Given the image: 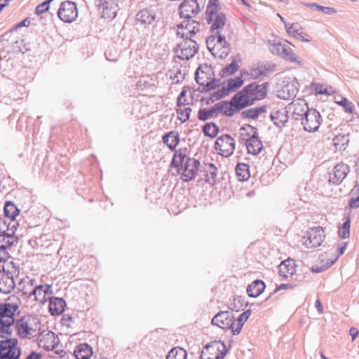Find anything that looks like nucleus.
I'll list each match as a JSON object with an SVG mask.
<instances>
[{"instance_id": "nucleus-1", "label": "nucleus", "mask_w": 359, "mask_h": 359, "mask_svg": "<svg viewBox=\"0 0 359 359\" xmlns=\"http://www.w3.org/2000/svg\"><path fill=\"white\" fill-rule=\"evenodd\" d=\"M226 21V15L223 13L213 17L211 20V35L206 39V45L209 51L214 57L220 59L226 58L231 51L230 46L226 41L224 35L221 34Z\"/></svg>"}, {"instance_id": "nucleus-2", "label": "nucleus", "mask_w": 359, "mask_h": 359, "mask_svg": "<svg viewBox=\"0 0 359 359\" xmlns=\"http://www.w3.org/2000/svg\"><path fill=\"white\" fill-rule=\"evenodd\" d=\"M268 82L258 84L252 82L245 86L242 90L237 92L236 95L243 104L244 108L251 106L256 101L263 100L267 95Z\"/></svg>"}, {"instance_id": "nucleus-3", "label": "nucleus", "mask_w": 359, "mask_h": 359, "mask_svg": "<svg viewBox=\"0 0 359 359\" xmlns=\"http://www.w3.org/2000/svg\"><path fill=\"white\" fill-rule=\"evenodd\" d=\"M215 106L217 114L221 113L227 117H231L235 113L239 112L245 109L236 94L231 97L229 102L226 100L220 101L215 104Z\"/></svg>"}, {"instance_id": "nucleus-4", "label": "nucleus", "mask_w": 359, "mask_h": 359, "mask_svg": "<svg viewBox=\"0 0 359 359\" xmlns=\"http://www.w3.org/2000/svg\"><path fill=\"white\" fill-rule=\"evenodd\" d=\"M199 45L193 39L183 40L175 48V53L177 57L183 60H189L192 58L198 51Z\"/></svg>"}, {"instance_id": "nucleus-5", "label": "nucleus", "mask_w": 359, "mask_h": 359, "mask_svg": "<svg viewBox=\"0 0 359 359\" xmlns=\"http://www.w3.org/2000/svg\"><path fill=\"white\" fill-rule=\"evenodd\" d=\"M235 148V140L228 134L217 137L215 143V150L219 155L225 158L231 156L233 154Z\"/></svg>"}, {"instance_id": "nucleus-6", "label": "nucleus", "mask_w": 359, "mask_h": 359, "mask_svg": "<svg viewBox=\"0 0 359 359\" xmlns=\"http://www.w3.org/2000/svg\"><path fill=\"white\" fill-rule=\"evenodd\" d=\"M305 114L304 117L301 118L304 129L309 133L317 131L323 120L320 112L315 109H311Z\"/></svg>"}, {"instance_id": "nucleus-7", "label": "nucleus", "mask_w": 359, "mask_h": 359, "mask_svg": "<svg viewBox=\"0 0 359 359\" xmlns=\"http://www.w3.org/2000/svg\"><path fill=\"white\" fill-rule=\"evenodd\" d=\"M57 16L65 22H72L78 16L76 4L70 1L62 2L57 11Z\"/></svg>"}, {"instance_id": "nucleus-8", "label": "nucleus", "mask_w": 359, "mask_h": 359, "mask_svg": "<svg viewBox=\"0 0 359 359\" xmlns=\"http://www.w3.org/2000/svg\"><path fill=\"white\" fill-rule=\"evenodd\" d=\"M201 163L198 160L194 158H187L184 163L182 165L181 179L183 182H189L194 180L199 170Z\"/></svg>"}, {"instance_id": "nucleus-9", "label": "nucleus", "mask_w": 359, "mask_h": 359, "mask_svg": "<svg viewBox=\"0 0 359 359\" xmlns=\"http://www.w3.org/2000/svg\"><path fill=\"white\" fill-rule=\"evenodd\" d=\"M178 11L181 18L192 19L200 12V7L197 0H183Z\"/></svg>"}, {"instance_id": "nucleus-10", "label": "nucleus", "mask_w": 359, "mask_h": 359, "mask_svg": "<svg viewBox=\"0 0 359 359\" xmlns=\"http://www.w3.org/2000/svg\"><path fill=\"white\" fill-rule=\"evenodd\" d=\"M235 321L233 315L226 311L217 313L212 318L211 323L213 325H217L222 330L231 329L233 332V329H235Z\"/></svg>"}, {"instance_id": "nucleus-11", "label": "nucleus", "mask_w": 359, "mask_h": 359, "mask_svg": "<svg viewBox=\"0 0 359 359\" xmlns=\"http://www.w3.org/2000/svg\"><path fill=\"white\" fill-rule=\"evenodd\" d=\"M325 237L323 227L316 226L307 232L304 245L307 248H317L321 245Z\"/></svg>"}, {"instance_id": "nucleus-12", "label": "nucleus", "mask_w": 359, "mask_h": 359, "mask_svg": "<svg viewBox=\"0 0 359 359\" xmlns=\"http://www.w3.org/2000/svg\"><path fill=\"white\" fill-rule=\"evenodd\" d=\"M276 65L264 61L254 65L250 69L248 74L253 79H257L260 76H266L268 74L274 72Z\"/></svg>"}, {"instance_id": "nucleus-13", "label": "nucleus", "mask_w": 359, "mask_h": 359, "mask_svg": "<svg viewBox=\"0 0 359 359\" xmlns=\"http://www.w3.org/2000/svg\"><path fill=\"white\" fill-rule=\"evenodd\" d=\"M99 11H101V17L104 19L112 20L117 14L118 10V4L115 0H100L98 5Z\"/></svg>"}, {"instance_id": "nucleus-14", "label": "nucleus", "mask_w": 359, "mask_h": 359, "mask_svg": "<svg viewBox=\"0 0 359 359\" xmlns=\"http://www.w3.org/2000/svg\"><path fill=\"white\" fill-rule=\"evenodd\" d=\"M212 76H215L213 69L207 64L200 65L195 72V80L203 88L206 86V83H208Z\"/></svg>"}, {"instance_id": "nucleus-15", "label": "nucleus", "mask_w": 359, "mask_h": 359, "mask_svg": "<svg viewBox=\"0 0 359 359\" xmlns=\"http://www.w3.org/2000/svg\"><path fill=\"white\" fill-rule=\"evenodd\" d=\"M349 172V165L344 163H338L334 166L333 175L330 177L329 181L334 184H339L345 179Z\"/></svg>"}, {"instance_id": "nucleus-16", "label": "nucleus", "mask_w": 359, "mask_h": 359, "mask_svg": "<svg viewBox=\"0 0 359 359\" xmlns=\"http://www.w3.org/2000/svg\"><path fill=\"white\" fill-rule=\"evenodd\" d=\"M15 283L13 273L3 269V273L0 279V292L4 294H8L14 290Z\"/></svg>"}, {"instance_id": "nucleus-17", "label": "nucleus", "mask_w": 359, "mask_h": 359, "mask_svg": "<svg viewBox=\"0 0 359 359\" xmlns=\"http://www.w3.org/2000/svg\"><path fill=\"white\" fill-rule=\"evenodd\" d=\"M248 152L252 155L259 154L263 149L262 142L259 137L258 132H254L246 139L245 142Z\"/></svg>"}, {"instance_id": "nucleus-18", "label": "nucleus", "mask_w": 359, "mask_h": 359, "mask_svg": "<svg viewBox=\"0 0 359 359\" xmlns=\"http://www.w3.org/2000/svg\"><path fill=\"white\" fill-rule=\"evenodd\" d=\"M204 350L212 357H215L217 354H222L224 352L225 355L228 352V349L224 342L220 340H215L204 346Z\"/></svg>"}, {"instance_id": "nucleus-19", "label": "nucleus", "mask_w": 359, "mask_h": 359, "mask_svg": "<svg viewBox=\"0 0 359 359\" xmlns=\"http://www.w3.org/2000/svg\"><path fill=\"white\" fill-rule=\"evenodd\" d=\"M178 29L187 30V33L191 37L200 31L201 25L198 21L191 19H184V20L177 25Z\"/></svg>"}, {"instance_id": "nucleus-20", "label": "nucleus", "mask_w": 359, "mask_h": 359, "mask_svg": "<svg viewBox=\"0 0 359 359\" xmlns=\"http://www.w3.org/2000/svg\"><path fill=\"white\" fill-rule=\"evenodd\" d=\"M49 299L48 311L52 316L61 314L66 306V302L60 297H50Z\"/></svg>"}, {"instance_id": "nucleus-21", "label": "nucleus", "mask_w": 359, "mask_h": 359, "mask_svg": "<svg viewBox=\"0 0 359 359\" xmlns=\"http://www.w3.org/2000/svg\"><path fill=\"white\" fill-rule=\"evenodd\" d=\"M295 272V264L292 259L283 261L278 266V274L284 278L292 276Z\"/></svg>"}, {"instance_id": "nucleus-22", "label": "nucleus", "mask_w": 359, "mask_h": 359, "mask_svg": "<svg viewBox=\"0 0 359 359\" xmlns=\"http://www.w3.org/2000/svg\"><path fill=\"white\" fill-rule=\"evenodd\" d=\"M162 141L171 151H175L180 142V134L176 130L170 131L163 135Z\"/></svg>"}, {"instance_id": "nucleus-23", "label": "nucleus", "mask_w": 359, "mask_h": 359, "mask_svg": "<svg viewBox=\"0 0 359 359\" xmlns=\"http://www.w3.org/2000/svg\"><path fill=\"white\" fill-rule=\"evenodd\" d=\"M187 149L186 147L180 148L178 150L175 151L171 161V165L173 168H177L178 169V172H180V168H182V165L187 158Z\"/></svg>"}, {"instance_id": "nucleus-24", "label": "nucleus", "mask_w": 359, "mask_h": 359, "mask_svg": "<svg viewBox=\"0 0 359 359\" xmlns=\"http://www.w3.org/2000/svg\"><path fill=\"white\" fill-rule=\"evenodd\" d=\"M265 283L261 280H255L247 287V293L250 297H257L264 290Z\"/></svg>"}, {"instance_id": "nucleus-25", "label": "nucleus", "mask_w": 359, "mask_h": 359, "mask_svg": "<svg viewBox=\"0 0 359 359\" xmlns=\"http://www.w3.org/2000/svg\"><path fill=\"white\" fill-rule=\"evenodd\" d=\"M18 309L17 304L11 303L0 304V318L10 319L14 318L15 313Z\"/></svg>"}, {"instance_id": "nucleus-26", "label": "nucleus", "mask_w": 359, "mask_h": 359, "mask_svg": "<svg viewBox=\"0 0 359 359\" xmlns=\"http://www.w3.org/2000/svg\"><path fill=\"white\" fill-rule=\"evenodd\" d=\"M92 355V347L86 343L80 344L74 351V355L76 359H89Z\"/></svg>"}, {"instance_id": "nucleus-27", "label": "nucleus", "mask_w": 359, "mask_h": 359, "mask_svg": "<svg viewBox=\"0 0 359 359\" xmlns=\"http://www.w3.org/2000/svg\"><path fill=\"white\" fill-rule=\"evenodd\" d=\"M46 338L48 340L51 341V344H47L45 339H41L39 340V346L48 351L54 350L60 341L57 336L53 332L49 331L46 334Z\"/></svg>"}, {"instance_id": "nucleus-28", "label": "nucleus", "mask_w": 359, "mask_h": 359, "mask_svg": "<svg viewBox=\"0 0 359 359\" xmlns=\"http://www.w3.org/2000/svg\"><path fill=\"white\" fill-rule=\"evenodd\" d=\"M350 134H338L332 139L333 145L337 150L345 151L350 141Z\"/></svg>"}, {"instance_id": "nucleus-29", "label": "nucleus", "mask_w": 359, "mask_h": 359, "mask_svg": "<svg viewBox=\"0 0 359 359\" xmlns=\"http://www.w3.org/2000/svg\"><path fill=\"white\" fill-rule=\"evenodd\" d=\"M218 116L215 104L211 107L199 109L197 118L201 121H205L210 118H215Z\"/></svg>"}, {"instance_id": "nucleus-30", "label": "nucleus", "mask_w": 359, "mask_h": 359, "mask_svg": "<svg viewBox=\"0 0 359 359\" xmlns=\"http://www.w3.org/2000/svg\"><path fill=\"white\" fill-rule=\"evenodd\" d=\"M219 0H209L205 11V19L208 24H210L212 18L219 14Z\"/></svg>"}, {"instance_id": "nucleus-31", "label": "nucleus", "mask_w": 359, "mask_h": 359, "mask_svg": "<svg viewBox=\"0 0 359 359\" xmlns=\"http://www.w3.org/2000/svg\"><path fill=\"white\" fill-rule=\"evenodd\" d=\"M15 323L18 337L21 339L29 337L32 328L29 327L27 322L24 318H20L15 320Z\"/></svg>"}, {"instance_id": "nucleus-32", "label": "nucleus", "mask_w": 359, "mask_h": 359, "mask_svg": "<svg viewBox=\"0 0 359 359\" xmlns=\"http://www.w3.org/2000/svg\"><path fill=\"white\" fill-rule=\"evenodd\" d=\"M18 243V238L13 235H11L9 232L4 230L3 233L0 234V248L6 250L11 248L15 243Z\"/></svg>"}, {"instance_id": "nucleus-33", "label": "nucleus", "mask_w": 359, "mask_h": 359, "mask_svg": "<svg viewBox=\"0 0 359 359\" xmlns=\"http://www.w3.org/2000/svg\"><path fill=\"white\" fill-rule=\"evenodd\" d=\"M292 107V117L295 120H301L302 117L305 116L306 111H309L311 109L308 107L307 104L301 102H293Z\"/></svg>"}, {"instance_id": "nucleus-34", "label": "nucleus", "mask_w": 359, "mask_h": 359, "mask_svg": "<svg viewBox=\"0 0 359 359\" xmlns=\"http://www.w3.org/2000/svg\"><path fill=\"white\" fill-rule=\"evenodd\" d=\"M15 323V318H0V337L5 338V334L11 337L13 334L11 327Z\"/></svg>"}, {"instance_id": "nucleus-35", "label": "nucleus", "mask_w": 359, "mask_h": 359, "mask_svg": "<svg viewBox=\"0 0 359 359\" xmlns=\"http://www.w3.org/2000/svg\"><path fill=\"white\" fill-rule=\"evenodd\" d=\"M270 117L273 124L279 128L283 127L288 120V116L285 112L281 111L272 112Z\"/></svg>"}, {"instance_id": "nucleus-36", "label": "nucleus", "mask_w": 359, "mask_h": 359, "mask_svg": "<svg viewBox=\"0 0 359 359\" xmlns=\"http://www.w3.org/2000/svg\"><path fill=\"white\" fill-rule=\"evenodd\" d=\"M236 173L239 181H246L250 177V166L246 163H238L236 167Z\"/></svg>"}, {"instance_id": "nucleus-37", "label": "nucleus", "mask_w": 359, "mask_h": 359, "mask_svg": "<svg viewBox=\"0 0 359 359\" xmlns=\"http://www.w3.org/2000/svg\"><path fill=\"white\" fill-rule=\"evenodd\" d=\"M155 18V15L149 10L140 11L136 15V20L144 25L151 24Z\"/></svg>"}, {"instance_id": "nucleus-38", "label": "nucleus", "mask_w": 359, "mask_h": 359, "mask_svg": "<svg viewBox=\"0 0 359 359\" xmlns=\"http://www.w3.org/2000/svg\"><path fill=\"white\" fill-rule=\"evenodd\" d=\"M5 219H15L20 213V210L12 201H6L4 207Z\"/></svg>"}, {"instance_id": "nucleus-39", "label": "nucleus", "mask_w": 359, "mask_h": 359, "mask_svg": "<svg viewBox=\"0 0 359 359\" xmlns=\"http://www.w3.org/2000/svg\"><path fill=\"white\" fill-rule=\"evenodd\" d=\"M266 107L265 106H262L259 107L250 108L241 112V116L242 118H252L255 119L259 117V116L265 112Z\"/></svg>"}, {"instance_id": "nucleus-40", "label": "nucleus", "mask_w": 359, "mask_h": 359, "mask_svg": "<svg viewBox=\"0 0 359 359\" xmlns=\"http://www.w3.org/2000/svg\"><path fill=\"white\" fill-rule=\"evenodd\" d=\"M243 79L242 76H237L235 78L229 79L227 80L226 86H223L224 90L229 95L231 92L235 91L236 89L241 87L243 84Z\"/></svg>"}, {"instance_id": "nucleus-41", "label": "nucleus", "mask_w": 359, "mask_h": 359, "mask_svg": "<svg viewBox=\"0 0 359 359\" xmlns=\"http://www.w3.org/2000/svg\"><path fill=\"white\" fill-rule=\"evenodd\" d=\"M18 226L19 224L15 218L4 219L3 221H0V228L2 229L4 227H6V232H9L11 235L14 236Z\"/></svg>"}, {"instance_id": "nucleus-42", "label": "nucleus", "mask_w": 359, "mask_h": 359, "mask_svg": "<svg viewBox=\"0 0 359 359\" xmlns=\"http://www.w3.org/2000/svg\"><path fill=\"white\" fill-rule=\"evenodd\" d=\"M202 131L205 136L214 138L217 135L219 129L215 123L209 122L203 125Z\"/></svg>"}, {"instance_id": "nucleus-43", "label": "nucleus", "mask_w": 359, "mask_h": 359, "mask_svg": "<svg viewBox=\"0 0 359 359\" xmlns=\"http://www.w3.org/2000/svg\"><path fill=\"white\" fill-rule=\"evenodd\" d=\"M292 34L290 35L298 40L305 42L311 41L310 39L307 38V36H309L308 34L304 32L303 28L298 23H294V27H292Z\"/></svg>"}, {"instance_id": "nucleus-44", "label": "nucleus", "mask_w": 359, "mask_h": 359, "mask_svg": "<svg viewBox=\"0 0 359 359\" xmlns=\"http://www.w3.org/2000/svg\"><path fill=\"white\" fill-rule=\"evenodd\" d=\"M251 313L252 311L250 309H248L238 316V318L236 320V326L235 329H233V334H238L241 332L245 322L248 320V319L251 315Z\"/></svg>"}, {"instance_id": "nucleus-45", "label": "nucleus", "mask_w": 359, "mask_h": 359, "mask_svg": "<svg viewBox=\"0 0 359 359\" xmlns=\"http://www.w3.org/2000/svg\"><path fill=\"white\" fill-rule=\"evenodd\" d=\"M207 166L205 180L209 184L214 185L216 183L217 168L213 163H208Z\"/></svg>"}, {"instance_id": "nucleus-46", "label": "nucleus", "mask_w": 359, "mask_h": 359, "mask_svg": "<svg viewBox=\"0 0 359 359\" xmlns=\"http://www.w3.org/2000/svg\"><path fill=\"white\" fill-rule=\"evenodd\" d=\"M284 50L285 51H283L280 55V57H282L283 59L291 62H297L299 65H303V62L298 60L297 55L288 46L285 45Z\"/></svg>"}, {"instance_id": "nucleus-47", "label": "nucleus", "mask_w": 359, "mask_h": 359, "mask_svg": "<svg viewBox=\"0 0 359 359\" xmlns=\"http://www.w3.org/2000/svg\"><path fill=\"white\" fill-rule=\"evenodd\" d=\"M304 5L308 8L321 11L327 15L334 14L337 13V10L334 8L320 6L316 3H305Z\"/></svg>"}, {"instance_id": "nucleus-48", "label": "nucleus", "mask_w": 359, "mask_h": 359, "mask_svg": "<svg viewBox=\"0 0 359 359\" xmlns=\"http://www.w3.org/2000/svg\"><path fill=\"white\" fill-rule=\"evenodd\" d=\"M176 111L177 118L180 120L182 123H185L189 119L192 109L189 107H180L177 109Z\"/></svg>"}, {"instance_id": "nucleus-49", "label": "nucleus", "mask_w": 359, "mask_h": 359, "mask_svg": "<svg viewBox=\"0 0 359 359\" xmlns=\"http://www.w3.org/2000/svg\"><path fill=\"white\" fill-rule=\"evenodd\" d=\"M351 194L352 197L349 200L348 205L351 208H357L359 207V184L353 187Z\"/></svg>"}, {"instance_id": "nucleus-50", "label": "nucleus", "mask_w": 359, "mask_h": 359, "mask_svg": "<svg viewBox=\"0 0 359 359\" xmlns=\"http://www.w3.org/2000/svg\"><path fill=\"white\" fill-rule=\"evenodd\" d=\"M350 226H351V219L350 217L348 216L346 218L345 222L343 223L339 229L338 234L340 238L342 239H346L349 238L350 236Z\"/></svg>"}, {"instance_id": "nucleus-51", "label": "nucleus", "mask_w": 359, "mask_h": 359, "mask_svg": "<svg viewBox=\"0 0 359 359\" xmlns=\"http://www.w3.org/2000/svg\"><path fill=\"white\" fill-rule=\"evenodd\" d=\"M239 68L236 60H233L230 64L225 66L220 72V76L225 77L228 75L234 74Z\"/></svg>"}, {"instance_id": "nucleus-52", "label": "nucleus", "mask_w": 359, "mask_h": 359, "mask_svg": "<svg viewBox=\"0 0 359 359\" xmlns=\"http://www.w3.org/2000/svg\"><path fill=\"white\" fill-rule=\"evenodd\" d=\"M187 353L184 349L180 348L179 351H177L175 348H172L169 351L166 359H187Z\"/></svg>"}, {"instance_id": "nucleus-53", "label": "nucleus", "mask_w": 359, "mask_h": 359, "mask_svg": "<svg viewBox=\"0 0 359 359\" xmlns=\"http://www.w3.org/2000/svg\"><path fill=\"white\" fill-rule=\"evenodd\" d=\"M21 355L20 348H9L1 355L2 359H20Z\"/></svg>"}, {"instance_id": "nucleus-54", "label": "nucleus", "mask_w": 359, "mask_h": 359, "mask_svg": "<svg viewBox=\"0 0 359 359\" xmlns=\"http://www.w3.org/2000/svg\"><path fill=\"white\" fill-rule=\"evenodd\" d=\"M285 45L280 41H274L273 43L269 44V48L273 54L280 56L282 53L285 51Z\"/></svg>"}, {"instance_id": "nucleus-55", "label": "nucleus", "mask_w": 359, "mask_h": 359, "mask_svg": "<svg viewBox=\"0 0 359 359\" xmlns=\"http://www.w3.org/2000/svg\"><path fill=\"white\" fill-rule=\"evenodd\" d=\"M220 79H215V76H212L208 83H206V86L203 88L201 92H207L210 90H214L220 86Z\"/></svg>"}, {"instance_id": "nucleus-56", "label": "nucleus", "mask_w": 359, "mask_h": 359, "mask_svg": "<svg viewBox=\"0 0 359 359\" xmlns=\"http://www.w3.org/2000/svg\"><path fill=\"white\" fill-rule=\"evenodd\" d=\"M337 257H335L334 259H333L330 262H327V263L325 264H322L320 266H318V265L313 266L311 268V270L312 272L316 273H321V272L325 271L326 269H327L332 264H334L335 263V262L337 261Z\"/></svg>"}, {"instance_id": "nucleus-57", "label": "nucleus", "mask_w": 359, "mask_h": 359, "mask_svg": "<svg viewBox=\"0 0 359 359\" xmlns=\"http://www.w3.org/2000/svg\"><path fill=\"white\" fill-rule=\"evenodd\" d=\"M53 0H46L43 2L37 5L35 9V14L37 15H40L45 12L48 11L49 9L50 3Z\"/></svg>"}, {"instance_id": "nucleus-58", "label": "nucleus", "mask_w": 359, "mask_h": 359, "mask_svg": "<svg viewBox=\"0 0 359 359\" xmlns=\"http://www.w3.org/2000/svg\"><path fill=\"white\" fill-rule=\"evenodd\" d=\"M336 103L344 108L346 112L352 114L353 110V104L352 102L348 101L346 97H342L340 101L336 102Z\"/></svg>"}, {"instance_id": "nucleus-59", "label": "nucleus", "mask_w": 359, "mask_h": 359, "mask_svg": "<svg viewBox=\"0 0 359 359\" xmlns=\"http://www.w3.org/2000/svg\"><path fill=\"white\" fill-rule=\"evenodd\" d=\"M15 48L16 50L21 52L22 53H25L27 51L29 50L30 47L29 43H26L25 41L20 40V41H17L15 42Z\"/></svg>"}, {"instance_id": "nucleus-60", "label": "nucleus", "mask_w": 359, "mask_h": 359, "mask_svg": "<svg viewBox=\"0 0 359 359\" xmlns=\"http://www.w3.org/2000/svg\"><path fill=\"white\" fill-rule=\"evenodd\" d=\"M228 94L224 90V88L223 86L221 89H219L217 92L213 93L210 97L213 99L214 102L219 100L226 96H227Z\"/></svg>"}, {"instance_id": "nucleus-61", "label": "nucleus", "mask_w": 359, "mask_h": 359, "mask_svg": "<svg viewBox=\"0 0 359 359\" xmlns=\"http://www.w3.org/2000/svg\"><path fill=\"white\" fill-rule=\"evenodd\" d=\"M295 286V285H294L293 283H286V284H280L278 287H277L272 293H271V294L267 297L266 298L265 301H268L272 294L276 293L278 290H285V289H292L294 288Z\"/></svg>"}, {"instance_id": "nucleus-62", "label": "nucleus", "mask_w": 359, "mask_h": 359, "mask_svg": "<svg viewBox=\"0 0 359 359\" xmlns=\"http://www.w3.org/2000/svg\"><path fill=\"white\" fill-rule=\"evenodd\" d=\"M224 357H225L224 352L222 354H217L215 357H212L210 355H208V353L204 349L201 351V353L200 355L201 359H223Z\"/></svg>"}, {"instance_id": "nucleus-63", "label": "nucleus", "mask_w": 359, "mask_h": 359, "mask_svg": "<svg viewBox=\"0 0 359 359\" xmlns=\"http://www.w3.org/2000/svg\"><path fill=\"white\" fill-rule=\"evenodd\" d=\"M62 324L67 327H71L72 323H74V318L70 315L65 314L61 319Z\"/></svg>"}, {"instance_id": "nucleus-64", "label": "nucleus", "mask_w": 359, "mask_h": 359, "mask_svg": "<svg viewBox=\"0 0 359 359\" xmlns=\"http://www.w3.org/2000/svg\"><path fill=\"white\" fill-rule=\"evenodd\" d=\"M44 285V291H43V295L42 296L41 299H40V302L43 303L46 301V296L48 294H52L53 291L51 289V286L50 285L45 284Z\"/></svg>"}]
</instances>
